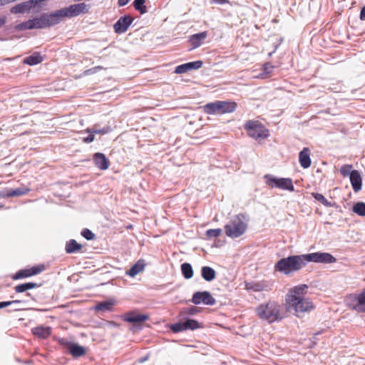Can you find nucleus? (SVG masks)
I'll list each match as a JSON object with an SVG mask.
<instances>
[{
	"mask_svg": "<svg viewBox=\"0 0 365 365\" xmlns=\"http://www.w3.org/2000/svg\"><path fill=\"white\" fill-rule=\"evenodd\" d=\"M257 316L263 321L271 324L279 322L284 318L282 307L274 301H269L259 304L256 309Z\"/></svg>",
	"mask_w": 365,
	"mask_h": 365,
	"instance_id": "f257e3e1",
	"label": "nucleus"
},
{
	"mask_svg": "<svg viewBox=\"0 0 365 365\" xmlns=\"http://www.w3.org/2000/svg\"><path fill=\"white\" fill-rule=\"evenodd\" d=\"M248 222L249 219L245 214L233 216L224 227L226 235L233 239L242 236L247 229Z\"/></svg>",
	"mask_w": 365,
	"mask_h": 365,
	"instance_id": "f03ea898",
	"label": "nucleus"
},
{
	"mask_svg": "<svg viewBox=\"0 0 365 365\" xmlns=\"http://www.w3.org/2000/svg\"><path fill=\"white\" fill-rule=\"evenodd\" d=\"M304 266L302 255H290L278 260L274 265V270L287 275L299 271Z\"/></svg>",
	"mask_w": 365,
	"mask_h": 365,
	"instance_id": "7ed1b4c3",
	"label": "nucleus"
},
{
	"mask_svg": "<svg viewBox=\"0 0 365 365\" xmlns=\"http://www.w3.org/2000/svg\"><path fill=\"white\" fill-rule=\"evenodd\" d=\"M286 302L288 309L294 310L297 314L308 312L314 308L309 299L296 294H288Z\"/></svg>",
	"mask_w": 365,
	"mask_h": 365,
	"instance_id": "20e7f679",
	"label": "nucleus"
},
{
	"mask_svg": "<svg viewBox=\"0 0 365 365\" xmlns=\"http://www.w3.org/2000/svg\"><path fill=\"white\" fill-rule=\"evenodd\" d=\"M237 108V103L234 101H215L204 106L205 113L209 115L225 114L234 112Z\"/></svg>",
	"mask_w": 365,
	"mask_h": 365,
	"instance_id": "39448f33",
	"label": "nucleus"
},
{
	"mask_svg": "<svg viewBox=\"0 0 365 365\" xmlns=\"http://www.w3.org/2000/svg\"><path fill=\"white\" fill-rule=\"evenodd\" d=\"M90 5L85 3H79L72 4L68 7H65L56 10L59 21H61L63 18H72L77 16L81 14H87L89 11Z\"/></svg>",
	"mask_w": 365,
	"mask_h": 365,
	"instance_id": "423d86ee",
	"label": "nucleus"
},
{
	"mask_svg": "<svg viewBox=\"0 0 365 365\" xmlns=\"http://www.w3.org/2000/svg\"><path fill=\"white\" fill-rule=\"evenodd\" d=\"M36 29H41L55 26L60 23L56 11L51 14L43 13L33 19Z\"/></svg>",
	"mask_w": 365,
	"mask_h": 365,
	"instance_id": "0eeeda50",
	"label": "nucleus"
},
{
	"mask_svg": "<svg viewBox=\"0 0 365 365\" xmlns=\"http://www.w3.org/2000/svg\"><path fill=\"white\" fill-rule=\"evenodd\" d=\"M169 327L173 333H178L187 330L193 331L200 328H202L203 326L201 323L198 322L195 319L185 318L183 320H180L176 323L171 324Z\"/></svg>",
	"mask_w": 365,
	"mask_h": 365,
	"instance_id": "6e6552de",
	"label": "nucleus"
},
{
	"mask_svg": "<svg viewBox=\"0 0 365 365\" xmlns=\"http://www.w3.org/2000/svg\"><path fill=\"white\" fill-rule=\"evenodd\" d=\"M245 128L248 135L255 138H264L269 135V131L258 121L249 120L245 125Z\"/></svg>",
	"mask_w": 365,
	"mask_h": 365,
	"instance_id": "1a4fd4ad",
	"label": "nucleus"
},
{
	"mask_svg": "<svg viewBox=\"0 0 365 365\" xmlns=\"http://www.w3.org/2000/svg\"><path fill=\"white\" fill-rule=\"evenodd\" d=\"M264 178L266 180V184L271 187H276L292 192L294 190V187L291 178H277L269 174L265 175Z\"/></svg>",
	"mask_w": 365,
	"mask_h": 365,
	"instance_id": "9d476101",
	"label": "nucleus"
},
{
	"mask_svg": "<svg viewBox=\"0 0 365 365\" xmlns=\"http://www.w3.org/2000/svg\"><path fill=\"white\" fill-rule=\"evenodd\" d=\"M302 255L305 265L309 262L322 264H331L334 263L336 261V259L333 255L327 252H318Z\"/></svg>",
	"mask_w": 365,
	"mask_h": 365,
	"instance_id": "9b49d317",
	"label": "nucleus"
},
{
	"mask_svg": "<svg viewBox=\"0 0 365 365\" xmlns=\"http://www.w3.org/2000/svg\"><path fill=\"white\" fill-rule=\"evenodd\" d=\"M194 304H200L201 303L205 305L212 306L216 303L215 299L211 295L208 291L195 292L192 294L190 300Z\"/></svg>",
	"mask_w": 365,
	"mask_h": 365,
	"instance_id": "f8f14e48",
	"label": "nucleus"
},
{
	"mask_svg": "<svg viewBox=\"0 0 365 365\" xmlns=\"http://www.w3.org/2000/svg\"><path fill=\"white\" fill-rule=\"evenodd\" d=\"M60 343L73 358L81 357L86 353V348L77 343L63 339L61 340Z\"/></svg>",
	"mask_w": 365,
	"mask_h": 365,
	"instance_id": "ddd939ff",
	"label": "nucleus"
},
{
	"mask_svg": "<svg viewBox=\"0 0 365 365\" xmlns=\"http://www.w3.org/2000/svg\"><path fill=\"white\" fill-rule=\"evenodd\" d=\"M133 21V18L130 15L120 16L113 26L116 34L125 33Z\"/></svg>",
	"mask_w": 365,
	"mask_h": 365,
	"instance_id": "4468645a",
	"label": "nucleus"
},
{
	"mask_svg": "<svg viewBox=\"0 0 365 365\" xmlns=\"http://www.w3.org/2000/svg\"><path fill=\"white\" fill-rule=\"evenodd\" d=\"M149 318L148 314H137L133 312H130L128 313H126L124 315V321L134 324L135 325H140L142 323H143L145 321H146Z\"/></svg>",
	"mask_w": 365,
	"mask_h": 365,
	"instance_id": "2eb2a0df",
	"label": "nucleus"
},
{
	"mask_svg": "<svg viewBox=\"0 0 365 365\" xmlns=\"http://www.w3.org/2000/svg\"><path fill=\"white\" fill-rule=\"evenodd\" d=\"M202 61L188 62L178 66L175 69V73L178 74L185 73L188 71L199 69L202 67Z\"/></svg>",
	"mask_w": 365,
	"mask_h": 365,
	"instance_id": "dca6fc26",
	"label": "nucleus"
},
{
	"mask_svg": "<svg viewBox=\"0 0 365 365\" xmlns=\"http://www.w3.org/2000/svg\"><path fill=\"white\" fill-rule=\"evenodd\" d=\"M349 179L354 191L357 192L361 190L362 179L359 172L356 170H354Z\"/></svg>",
	"mask_w": 365,
	"mask_h": 365,
	"instance_id": "f3484780",
	"label": "nucleus"
},
{
	"mask_svg": "<svg viewBox=\"0 0 365 365\" xmlns=\"http://www.w3.org/2000/svg\"><path fill=\"white\" fill-rule=\"evenodd\" d=\"M299 161L303 168H308L311 165L310 150L304 148L299 154Z\"/></svg>",
	"mask_w": 365,
	"mask_h": 365,
	"instance_id": "a211bd4d",
	"label": "nucleus"
},
{
	"mask_svg": "<svg viewBox=\"0 0 365 365\" xmlns=\"http://www.w3.org/2000/svg\"><path fill=\"white\" fill-rule=\"evenodd\" d=\"M95 165L101 170H106L109 166V161L103 153H96L93 155Z\"/></svg>",
	"mask_w": 365,
	"mask_h": 365,
	"instance_id": "6ab92c4d",
	"label": "nucleus"
},
{
	"mask_svg": "<svg viewBox=\"0 0 365 365\" xmlns=\"http://www.w3.org/2000/svg\"><path fill=\"white\" fill-rule=\"evenodd\" d=\"M207 36V31H202L198 34L192 35L190 37L189 41L192 45V48H196L201 46L202 42Z\"/></svg>",
	"mask_w": 365,
	"mask_h": 365,
	"instance_id": "aec40b11",
	"label": "nucleus"
},
{
	"mask_svg": "<svg viewBox=\"0 0 365 365\" xmlns=\"http://www.w3.org/2000/svg\"><path fill=\"white\" fill-rule=\"evenodd\" d=\"M145 267V263L143 259L138 260L128 270L126 271V274L133 277L140 272L143 271Z\"/></svg>",
	"mask_w": 365,
	"mask_h": 365,
	"instance_id": "412c9836",
	"label": "nucleus"
},
{
	"mask_svg": "<svg viewBox=\"0 0 365 365\" xmlns=\"http://www.w3.org/2000/svg\"><path fill=\"white\" fill-rule=\"evenodd\" d=\"M354 302L353 309L359 312H365V289L361 294L354 297Z\"/></svg>",
	"mask_w": 365,
	"mask_h": 365,
	"instance_id": "4be33fe9",
	"label": "nucleus"
},
{
	"mask_svg": "<svg viewBox=\"0 0 365 365\" xmlns=\"http://www.w3.org/2000/svg\"><path fill=\"white\" fill-rule=\"evenodd\" d=\"M32 333L34 335L39 338L46 339L51 335V329L49 327L39 326L34 328L32 329Z\"/></svg>",
	"mask_w": 365,
	"mask_h": 365,
	"instance_id": "5701e85b",
	"label": "nucleus"
},
{
	"mask_svg": "<svg viewBox=\"0 0 365 365\" xmlns=\"http://www.w3.org/2000/svg\"><path fill=\"white\" fill-rule=\"evenodd\" d=\"M29 192V189L19 187L16 189H11L8 190L6 192L0 193V196L11 197L14 196H21L27 194Z\"/></svg>",
	"mask_w": 365,
	"mask_h": 365,
	"instance_id": "b1692460",
	"label": "nucleus"
},
{
	"mask_svg": "<svg viewBox=\"0 0 365 365\" xmlns=\"http://www.w3.org/2000/svg\"><path fill=\"white\" fill-rule=\"evenodd\" d=\"M201 276L207 282H211L216 277V272L209 266L201 268Z\"/></svg>",
	"mask_w": 365,
	"mask_h": 365,
	"instance_id": "393cba45",
	"label": "nucleus"
},
{
	"mask_svg": "<svg viewBox=\"0 0 365 365\" xmlns=\"http://www.w3.org/2000/svg\"><path fill=\"white\" fill-rule=\"evenodd\" d=\"M41 286V284H37L36 282H26L14 287V290L16 293H23L29 289L37 288Z\"/></svg>",
	"mask_w": 365,
	"mask_h": 365,
	"instance_id": "a878e982",
	"label": "nucleus"
},
{
	"mask_svg": "<svg viewBox=\"0 0 365 365\" xmlns=\"http://www.w3.org/2000/svg\"><path fill=\"white\" fill-rule=\"evenodd\" d=\"M82 245L78 243L75 240H70L66 244L65 250L68 254L76 253L81 251Z\"/></svg>",
	"mask_w": 365,
	"mask_h": 365,
	"instance_id": "bb28decb",
	"label": "nucleus"
},
{
	"mask_svg": "<svg viewBox=\"0 0 365 365\" xmlns=\"http://www.w3.org/2000/svg\"><path fill=\"white\" fill-rule=\"evenodd\" d=\"M43 61V57L38 52H34L31 55L26 57L24 59V63L34 66L38 64Z\"/></svg>",
	"mask_w": 365,
	"mask_h": 365,
	"instance_id": "cd10ccee",
	"label": "nucleus"
},
{
	"mask_svg": "<svg viewBox=\"0 0 365 365\" xmlns=\"http://www.w3.org/2000/svg\"><path fill=\"white\" fill-rule=\"evenodd\" d=\"M115 304V300L113 299H109L107 301H103L101 302H98L95 306V309L97 312H107L110 311Z\"/></svg>",
	"mask_w": 365,
	"mask_h": 365,
	"instance_id": "c85d7f7f",
	"label": "nucleus"
},
{
	"mask_svg": "<svg viewBox=\"0 0 365 365\" xmlns=\"http://www.w3.org/2000/svg\"><path fill=\"white\" fill-rule=\"evenodd\" d=\"M31 9V5H29L28 1L23 2L13 6L10 11L12 14H24V12L30 10Z\"/></svg>",
	"mask_w": 365,
	"mask_h": 365,
	"instance_id": "c756f323",
	"label": "nucleus"
},
{
	"mask_svg": "<svg viewBox=\"0 0 365 365\" xmlns=\"http://www.w3.org/2000/svg\"><path fill=\"white\" fill-rule=\"evenodd\" d=\"M311 195L317 201L321 202L327 207H332L335 206V203L327 200L322 194L318 192H312Z\"/></svg>",
	"mask_w": 365,
	"mask_h": 365,
	"instance_id": "7c9ffc66",
	"label": "nucleus"
},
{
	"mask_svg": "<svg viewBox=\"0 0 365 365\" xmlns=\"http://www.w3.org/2000/svg\"><path fill=\"white\" fill-rule=\"evenodd\" d=\"M181 272L182 276L188 279L193 276V269L191 264L188 262H185L181 264Z\"/></svg>",
	"mask_w": 365,
	"mask_h": 365,
	"instance_id": "2f4dec72",
	"label": "nucleus"
},
{
	"mask_svg": "<svg viewBox=\"0 0 365 365\" xmlns=\"http://www.w3.org/2000/svg\"><path fill=\"white\" fill-rule=\"evenodd\" d=\"M35 27H36V26L34 25V22L32 19H29L26 21H24V22L17 24L15 26V29L17 31H24V30L35 29H36Z\"/></svg>",
	"mask_w": 365,
	"mask_h": 365,
	"instance_id": "473e14b6",
	"label": "nucleus"
},
{
	"mask_svg": "<svg viewBox=\"0 0 365 365\" xmlns=\"http://www.w3.org/2000/svg\"><path fill=\"white\" fill-rule=\"evenodd\" d=\"M352 210L359 216H365V202H358L355 203L352 207Z\"/></svg>",
	"mask_w": 365,
	"mask_h": 365,
	"instance_id": "72a5a7b5",
	"label": "nucleus"
},
{
	"mask_svg": "<svg viewBox=\"0 0 365 365\" xmlns=\"http://www.w3.org/2000/svg\"><path fill=\"white\" fill-rule=\"evenodd\" d=\"M145 0H134L133 2V7L135 10L138 11L141 14L147 12V8L145 6Z\"/></svg>",
	"mask_w": 365,
	"mask_h": 365,
	"instance_id": "f704fd0d",
	"label": "nucleus"
},
{
	"mask_svg": "<svg viewBox=\"0 0 365 365\" xmlns=\"http://www.w3.org/2000/svg\"><path fill=\"white\" fill-rule=\"evenodd\" d=\"M31 277L29 269H23L19 270L12 277L13 279L17 280Z\"/></svg>",
	"mask_w": 365,
	"mask_h": 365,
	"instance_id": "c9c22d12",
	"label": "nucleus"
},
{
	"mask_svg": "<svg viewBox=\"0 0 365 365\" xmlns=\"http://www.w3.org/2000/svg\"><path fill=\"white\" fill-rule=\"evenodd\" d=\"M308 289L307 285L301 284L299 286L294 287L290 292L289 294H296L297 296H301V294L307 292Z\"/></svg>",
	"mask_w": 365,
	"mask_h": 365,
	"instance_id": "e433bc0d",
	"label": "nucleus"
},
{
	"mask_svg": "<svg viewBox=\"0 0 365 365\" xmlns=\"http://www.w3.org/2000/svg\"><path fill=\"white\" fill-rule=\"evenodd\" d=\"M353 170H352L351 165L346 164L341 167L339 172H340L341 175L345 178V177H348V176L350 177L351 175Z\"/></svg>",
	"mask_w": 365,
	"mask_h": 365,
	"instance_id": "4c0bfd02",
	"label": "nucleus"
},
{
	"mask_svg": "<svg viewBox=\"0 0 365 365\" xmlns=\"http://www.w3.org/2000/svg\"><path fill=\"white\" fill-rule=\"evenodd\" d=\"M222 234V230L220 228L210 229L206 231V236L208 239L216 238Z\"/></svg>",
	"mask_w": 365,
	"mask_h": 365,
	"instance_id": "58836bf2",
	"label": "nucleus"
},
{
	"mask_svg": "<svg viewBox=\"0 0 365 365\" xmlns=\"http://www.w3.org/2000/svg\"><path fill=\"white\" fill-rule=\"evenodd\" d=\"M110 130V127H104V128L100 129V128H97V125H95L93 128L87 130L88 133H97V134H106V133H109Z\"/></svg>",
	"mask_w": 365,
	"mask_h": 365,
	"instance_id": "ea45409f",
	"label": "nucleus"
},
{
	"mask_svg": "<svg viewBox=\"0 0 365 365\" xmlns=\"http://www.w3.org/2000/svg\"><path fill=\"white\" fill-rule=\"evenodd\" d=\"M200 311V308L192 306L187 308H185L183 310V313L187 314L188 315H195L197 314Z\"/></svg>",
	"mask_w": 365,
	"mask_h": 365,
	"instance_id": "a19ab883",
	"label": "nucleus"
},
{
	"mask_svg": "<svg viewBox=\"0 0 365 365\" xmlns=\"http://www.w3.org/2000/svg\"><path fill=\"white\" fill-rule=\"evenodd\" d=\"M81 235L87 240H91L95 238V235L87 228H85L81 231Z\"/></svg>",
	"mask_w": 365,
	"mask_h": 365,
	"instance_id": "79ce46f5",
	"label": "nucleus"
},
{
	"mask_svg": "<svg viewBox=\"0 0 365 365\" xmlns=\"http://www.w3.org/2000/svg\"><path fill=\"white\" fill-rule=\"evenodd\" d=\"M29 270L31 272V275L34 276V275H36V274L41 273V272H43L44 270V266L43 265L34 266V267H32L31 268H30Z\"/></svg>",
	"mask_w": 365,
	"mask_h": 365,
	"instance_id": "37998d69",
	"label": "nucleus"
},
{
	"mask_svg": "<svg viewBox=\"0 0 365 365\" xmlns=\"http://www.w3.org/2000/svg\"><path fill=\"white\" fill-rule=\"evenodd\" d=\"M21 300H13V301H7V302H0V309L5 308L11 304H20L21 303Z\"/></svg>",
	"mask_w": 365,
	"mask_h": 365,
	"instance_id": "c03bdc74",
	"label": "nucleus"
},
{
	"mask_svg": "<svg viewBox=\"0 0 365 365\" xmlns=\"http://www.w3.org/2000/svg\"><path fill=\"white\" fill-rule=\"evenodd\" d=\"M94 140V135L93 133H90L86 138H83V142L86 143H90Z\"/></svg>",
	"mask_w": 365,
	"mask_h": 365,
	"instance_id": "a18cd8bd",
	"label": "nucleus"
},
{
	"mask_svg": "<svg viewBox=\"0 0 365 365\" xmlns=\"http://www.w3.org/2000/svg\"><path fill=\"white\" fill-rule=\"evenodd\" d=\"M42 1H44V0H29L28 2L29 3V5H31L32 7L38 5Z\"/></svg>",
	"mask_w": 365,
	"mask_h": 365,
	"instance_id": "49530a36",
	"label": "nucleus"
},
{
	"mask_svg": "<svg viewBox=\"0 0 365 365\" xmlns=\"http://www.w3.org/2000/svg\"><path fill=\"white\" fill-rule=\"evenodd\" d=\"M247 289H250V288L247 287ZM250 289H253L255 292L261 291L262 285H260L259 284H256L253 285Z\"/></svg>",
	"mask_w": 365,
	"mask_h": 365,
	"instance_id": "de8ad7c7",
	"label": "nucleus"
},
{
	"mask_svg": "<svg viewBox=\"0 0 365 365\" xmlns=\"http://www.w3.org/2000/svg\"><path fill=\"white\" fill-rule=\"evenodd\" d=\"M130 0H118V4L119 6H125Z\"/></svg>",
	"mask_w": 365,
	"mask_h": 365,
	"instance_id": "09e8293b",
	"label": "nucleus"
},
{
	"mask_svg": "<svg viewBox=\"0 0 365 365\" xmlns=\"http://www.w3.org/2000/svg\"><path fill=\"white\" fill-rule=\"evenodd\" d=\"M360 19L362 21L365 20V6L361 9L360 12Z\"/></svg>",
	"mask_w": 365,
	"mask_h": 365,
	"instance_id": "8fccbe9b",
	"label": "nucleus"
},
{
	"mask_svg": "<svg viewBox=\"0 0 365 365\" xmlns=\"http://www.w3.org/2000/svg\"><path fill=\"white\" fill-rule=\"evenodd\" d=\"M6 16H3L0 18V27L3 26L6 23Z\"/></svg>",
	"mask_w": 365,
	"mask_h": 365,
	"instance_id": "3c124183",
	"label": "nucleus"
},
{
	"mask_svg": "<svg viewBox=\"0 0 365 365\" xmlns=\"http://www.w3.org/2000/svg\"><path fill=\"white\" fill-rule=\"evenodd\" d=\"M148 359V356H144V357H141V358H140V359H138V361H139L140 363H143V362H145V361H147Z\"/></svg>",
	"mask_w": 365,
	"mask_h": 365,
	"instance_id": "603ef678",
	"label": "nucleus"
},
{
	"mask_svg": "<svg viewBox=\"0 0 365 365\" xmlns=\"http://www.w3.org/2000/svg\"><path fill=\"white\" fill-rule=\"evenodd\" d=\"M10 3L9 0H0V6Z\"/></svg>",
	"mask_w": 365,
	"mask_h": 365,
	"instance_id": "864d4df0",
	"label": "nucleus"
},
{
	"mask_svg": "<svg viewBox=\"0 0 365 365\" xmlns=\"http://www.w3.org/2000/svg\"><path fill=\"white\" fill-rule=\"evenodd\" d=\"M26 296L30 297L33 300H35L30 293H26Z\"/></svg>",
	"mask_w": 365,
	"mask_h": 365,
	"instance_id": "5fc2aeb1",
	"label": "nucleus"
}]
</instances>
